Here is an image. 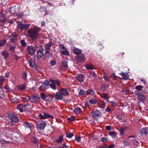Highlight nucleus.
I'll return each mask as SVG.
<instances>
[{
	"label": "nucleus",
	"mask_w": 148,
	"mask_h": 148,
	"mask_svg": "<svg viewBox=\"0 0 148 148\" xmlns=\"http://www.w3.org/2000/svg\"><path fill=\"white\" fill-rule=\"evenodd\" d=\"M21 45L23 47H25L26 46V43L24 40H21Z\"/></svg>",
	"instance_id": "obj_52"
},
{
	"label": "nucleus",
	"mask_w": 148,
	"mask_h": 148,
	"mask_svg": "<svg viewBox=\"0 0 148 148\" xmlns=\"http://www.w3.org/2000/svg\"><path fill=\"white\" fill-rule=\"evenodd\" d=\"M101 141L103 142H106L108 140L105 137H103L101 138Z\"/></svg>",
	"instance_id": "obj_50"
},
{
	"label": "nucleus",
	"mask_w": 148,
	"mask_h": 148,
	"mask_svg": "<svg viewBox=\"0 0 148 148\" xmlns=\"http://www.w3.org/2000/svg\"><path fill=\"white\" fill-rule=\"evenodd\" d=\"M46 126L45 122L43 121H41L36 123V126L37 128L40 130L43 129Z\"/></svg>",
	"instance_id": "obj_10"
},
{
	"label": "nucleus",
	"mask_w": 148,
	"mask_h": 148,
	"mask_svg": "<svg viewBox=\"0 0 148 148\" xmlns=\"http://www.w3.org/2000/svg\"><path fill=\"white\" fill-rule=\"evenodd\" d=\"M52 45V42H49L45 46V53H48L49 49H50Z\"/></svg>",
	"instance_id": "obj_22"
},
{
	"label": "nucleus",
	"mask_w": 148,
	"mask_h": 148,
	"mask_svg": "<svg viewBox=\"0 0 148 148\" xmlns=\"http://www.w3.org/2000/svg\"><path fill=\"white\" fill-rule=\"evenodd\" d=\"M120 75L125 80H127L129 78L128 75L126 73L122 72Z\"/></svg>",
	"instance_id": "obj_29"
},
{
	"label": "nucleus",
	"mask_w": 148,
	"mask_h": 148,
	"mask_svg": "<svg viewBox=\"0 0 148 148\" xmlns=\"http://www.w3.org/2000/svg\"><path fill=\"white\" fill-rule=\"evenodd\" d=\"M15 48V46L13 45H10V49L12 51H13L14 50Z\"/></svg>",
	"instance_id": "obj_54"
},
{
	"label": "nucleus",
	"mask_w": 148,
	"mask_h": 148,
	"mask_svg": "<svg viewBox=\"0 0 148 148\" xmlns=\"http://www.w3.org/2000/svg\"><path fill=\"white\" fill-rule=\"evenodd\" d=\"M32 142L35 144H37L38 145V142L36 140L35 138H32Z\"/></svg>",
	"instance_id": "obj_57"
},
{
	"label": "nucleus",
	"mask_w": 148,
	"mask_h": 148,
	"mask_svg": "<svg viewBox=\"0 0 148 148\" xmlns=\"http://www.w3.org/2000/svg\"><path fill=\"white\" fill-rule=\"evenodd\" d=\"M30 25L28 24L24 25L21 23H19L18 24L17 27L18 28L21 29H27L29 26Z\"/></svg>",
	"instance_id": "obj_15"
},
{
	"label": "nucleus",
	"mask_w": 148,
	"mask_h": 148,
	"mask_svg": "<svg viewBox=\"0 0 148 148\" xmlns=\"http://www.w3.org/2000/svg\"><path fill=\"white\" fill-rule=\"evenodd\" d=\"M91 115L95 119H97V118L100 116L101 114L99 111L97 109H93L91 112Z\"/></svg>",
	"instance_id": "obj_8"
},
{
	"label": "nucleus",
	"mask_w": 148,
	"mask_h": 148,
	"mask_svg": "<svg viewBox=\"0 0 148 148\" xmlns=\"http://www.w3.org/2000/svg\"><path fill=\"white\" fill-rule=\"evenodd\" d=\"M16 37L17 35L16 33L12 34L9 37L10 41L12 43L15 42L17 41Z\"/></svg>",
	"instance_id": "obj_13"
},
{
	"label": "nucleus",
	"mask_w": 148,
	"mask_h": 148,
	"mask_svg": "<svg viewBox=\"0 0 148 148\" xmlns=\"http://www.w3.org/2000/svg\"><path fill=\"white\" fill-rule=\"evenodd\" d=\"M54 97L57 100H62L63 98V96L59 91L55 93L54 95Z\"/></svg>",
	"instance_id": "obj_17"
},
{
	"label": "nucleus",
	"mask_w": 148,
	"mask_h": 148,
	"mask_svg": "<svg viewBox=\"0 0 148 148\" xmlns=\"http://www.w3.org/2000/svg\"><path fill=\"white\" fill-rule=\"evenodd\" d=\"M69 147V146H66L65 143H63L62 145V146H61L58 148H68Z\"/></svg>",
	"instance_id": "obj_49"
},
{
	"label": "nucleus",
	"mask_w": 148,
	"mask_h": 148,
	"mask_svg": "<svg viewBox=\"0 0 148 148\" xmlns=\"http://www.w3.org/2000/svg\"><path fill=\"white\" fill-rule=\"evenodd\" d=\"M73 51L74 53L78 56L82 54V50L76 48H74L73 49Z\"/></svg>",
	"instance_id": "obj_27"
},
{
	"label": "nucleus",
	"mask_w": 148,
	"mask_h": 148,
	"mask_svg": "<svg viewBox=\"0 0 148 148\" xmlns=\"http://www.w3.org/2000/svg\"><path fill=\"white\" fill-rule=\"evenodd\" d=\"M110 103L113 106L116 107L117 105V104L114 102L110 101Z\"/></svg>",
	"instance_id": "obj_47"
},
{
	"label": "nucleus",
	"mask_w": 148,
	"mask_h": 148,
	"mask_svg": "<svg viewBox=\"0 0 148 148\" xmlns=\"http://www.w3.org/2000/svg\"><path fill=\"white\" fill-rule=\"evenodd\" d=\"M39 116L40 117V119H43L47 118L53 119L54 118V117L53 116L46 112H43L41 114H40Z\"/></svg>",
	"instance_id": "obj_7"
},
{
	"label": "nucleus",
	"mask_w": 148,
	"mask_h": 148,
	"mask_svg": "<svg viewBox=\"0 0 148 148\" xmlns=\"http://www.w3.org/2000/svg\"><path fill=\"white\" fill-rule=\"evenodd\" d=\"M26 86H27L25 84H23L18 86L17 88L18 90L21 91H23L26 88Z\"/></svg>",
	"instance_id": "obj_28"
},
{
	"label": "nucleus",
	"mask_w": 148,
	"mask_h": 148,
	"mask_svg": "<svg viewBox=\"0 0 148 148\" xmlns=\"http://www.w3.org/2000/svg\"><path fill=\"white\" fill-rule=\"evenodd\" d=\"M23 125L26 128L31 129L33 127V124L32 123L29 122L25 121L23 122Z\"/></svg>",
	"instance_id": "obj_18"
},
{
	"label": "nucleus",
	"mask_w": 148,
	"mask_h": 148,
	"mask_svg": "<svg viewBox=\"0 0 148 148\" xmlns=\"http://www.w3.org/2000/svg\"><path fill=\"white\" fill-rule=\"evenodd\" d=\"M27 76V73H24L23 74V78L24 79H26V78Z\"/></svg>",
	"instance_id": "obj_62"
},
{
	"label": "nucleus",
	"mask_w": 148,
	"mask_h": 148,
	"mask_svg": "<svg viewBox=\"0 0 148 148\" xmlns=\"http://www.w3.org/2000/svg\"><path fill=\"white\" fill-rule=\"evenodd\" d=\"M56 64V62L55 61H52L50 62V64L51 66H54Z\"/></svg>",
	"instance_id": "obj_60"
},
{
	"label": "nucleus",
	"mask_w": 148,
	"mask_h": 148,
	"mask_svg": "<svg viewBox=\"0 0 148 148\" xmlns=\"http://www.w3.org/2000/svg\"><path fill=\"white\" fill-rule=\"evenodd\" d=\"M47 95H45V93L44 92L40 94V97L43 100H45L47 98Z\"/></svg>",
	"instance_id": "obj_40"
},
{
	"label": "nucleus",
	"mask_w": 148,
	"mask_h": 148,
	"mask_svg": "<svg viewBox=\"0 0 148 148\" xmlns=\"http://www.w3.org/2000/svg\"><path fill=\"white\" fill-rule=\"evenodd\" d=\"M40 11L41 12H43L45 11V8L44 7H41L39 9Z\"/></svg>",
	"instance_id": "obj_51"
},
{
	"label": "nucleus",
	"mask_w": 148,
	"mask_h": 148,
	"mask_svg": "<svg viewBox=\"0 0 148 148\" xmlns=\"http://www.w3.org/2000/svg\"><path fill=\"white\" fill-rule=\"evenodd\" d=\"M96 76V75L95 72L92 71L91 72L90 74L89 75V77L90 78H92L95 77Z\"/></svg>",
	"instance_id": "obj_38"
},
{
	"label": "nucleus",
	"mask_w": 148,
	"mask_h": 148,
	"mask_svg": "<svg viewBox=\"0 0 148 148\" xmlns=\"http://www.w3.org/2000/svg\"><path fill=\"white\" fill-rule=\"evenodd\" d=\"M68 65L67 64V62L65 61H64L61 65L60 68L62 69H66L68 67Z\"/></svg>",
	"instance_id": "obj_26"
},
{
	"label": "nucleus",
	"mask_w": 148,
	"mask_h": 148,
	"mask_svg": "<svg viewBox=\"0 0 148 148\" xmlns=\"http://www.w3.org/2000/svg\"><path fill=\"white\" fill-rule=\"evenodd\" d=\"M18 99H16V98L12 99L11 100V102L14 103H16L18 102Z\"/></svg>",
	"instance_id": "obj_53"
},
{
	"label": "nucleus",
	"mask_w": 148,
	"mask_h": 148,
	"mask_svg": "<svg viewBox=\"0 0 148 148\" xmlns=\"http://www.w3.org/2000/svg\"><path fill=\"white\" fill-rule=\"evenodd\" d=\"M89 102L90 103L92 104H96L97 102V101L96 99L93 98L90 99L89 100Z\"/></svg>",
	"instance_id": "obj_32"
},
{
	"label": "nucleus",
	"mask_w": 148,
	"mask_h": 148,
	"mask_svg": "<svg viewBox=\"0 0 148 148\" xmlns=\"http://www.w3.org/2000/svg\"><path fill=\"white\" fill-rule=\"evenodd\" d=\"M97 47L98 49L100 50L102 49L103 48V46L100 44H98V45Z\"/></svg>",
	"instance_id": "obj_55"
},
{
	"label": "nucleus",
	"mask_w": 148,
	"mask_h": 148,
	"mask_svg": "<svg viewBox=\"0 0 148 148\" xmlns=\"http://www.w3.org/2000/svg\"><path fill=\"white\" fill-rule=\"evenodd\" d=\"M30 106L28 104H21L17 106V108L21 112H25L28 109H30Z\"/></svg>",
	"instance_id": "obj_5"
},
{
	"label": "nucleus",
	"mask_w": 148,
	"mask_h": 148,
	"mask_svg": "<svg viewBox=\"0 0 148 148\" xmlns=\"http://www.w3.org/2000/svg\"><path fill=\"white\" fill-rule=\"evenodd\" d=\"M28 61L29 65L32 68H35L36 67V59L34 58H32L28 60Z\"/></svg>",
	"instance_id": "obj_14"
},
{
	"label": "nucleus",
	"mask_w": 148,
	"mask_h": 148,
	"mask_svg": "<svg viewBox=\"0 0 148 148\" xmlns=\"http://www.w3.org/2000/svg\"><path fill=\"white\" fill-rule=\"evenodd\" d=\"M73 136V134L71 132H70L69 133H66V137L69 138H71Z\"/></svg>",
	"instance_id": "obj_44"
},
{
	"label": "nucleus",
	"mask_w": 148,
	"mask_h": 148,
	"mask_svg": "<svg viewBox=\"0 0 148 148\" xmlns=\"http://www.w3.org/2000/svg\"><path fill=\"white\" fill-rule=\"evenodd\" d=\"M7 18L5 17L4 15H1L0 17V24L3 25L5 22Z\"/></svg>",
	"instance_id": "obj_25"
},
{
	"label": "nucleus",
	"mask_w": 148,
	"mask_h": 148,
	"mask_svg": "<svg viewBox=\"0 0 148 148\" xmlns=\"http://www.w3.org/2000/svg\"><path fill=\"white\" fill-rule=\"evenodd\" d=\"M1 133H0V136L1 137L5 136L7 137H10L12 134V130H9L7 128H5L4 130H1Z\"/></svg>",
	"instance_id": "obj_3"
},
{
	"label": "nucleus",
	"mask_w": 148,
	"mask_h": 148,
	"mask_svg": "<svg viewBox=\"0 0 148 148\" xmlns=\"http://www.w3.org/2000/svg\"><path fill=\"white\" fill-rule=\"evenodd\" d=\"M106 111L107 112H109L111 111L109 107H108L107 108L105 109Z\"/></svg>",
	"instance_id": "obj_59"
},
{
	"label": "nucleus",
	"mask_w": 148,
	"mask_h": 148,
	"mask_svg": "<svg viewBox=\"0 0 148 148\" xmlns=\"http://www.w3.org/2000/svg\"><path fill=\"white\" fill-rule=\"evenodd\" d=\"M44 56V50L43 49L40 48L37 51V57L38 59L41 58Z\"/></svg>",
	"instance_id": "obj_16"
},
{
	"label": "nucleus",
	"mask_w": 148,
	"mask_h": 148,
	"mask_svg": "<svg viewBox=\"0 0 148 148\" xmlns=\"http://www.w3.org/2000/svg\"><path fill=\"white\" fill-rule=\"evenodd\" d=\"M60 47L61 49V52L62 54L66 56L69 55V53L66 49L65 48V47L63 45H60Z\"/></svg>",
	"instance_id": "obj_9"
},
{
	"label": "nucleus",
	"mask_w": 148,
	"mask_h": 148,
	"mask_svg": "<svg viewBox=\"0 0 148 148\" xmlns=\"http://www.w3.org/2000/svg\"><path fill=\"white\" fill-rule=\"evenodd\" d=\"M20 9L18 6H16L14 8H13L11 10V12L12 14L16 15L19 18H21L24 16V14L23 13L17 14L19 11Z\"/></svg>",
	"instance_id": "obj_4"
},
{
	"label": "nucleus",
	"mask_w": 148,
	"mask_h": 148,
	"mask_svg": "<svg viewBox=\"0 0 148 148\" xmlns=\"http://www.w3.org/2000/svg\"><path fill=\"white\" fill-rule=\"evenodd\" d=\"M86 68L87 69H93L94 67L93 66L92 64H88L86 65Z\"/></svg>",
	"instance_id": "obj_37"
},
{
	"label": "nucleus",
	"mask_w": 148,
	"mask_h": 148,
	"mask_svg": "<svg viewBox=\"0 0 148 148\" xmlns=\"http://www.w3.org/2000/svg\"><path fill=\"white\" fill-rule=\"evenodd\" d=\"M143 88V86H142L141 85H139L136 86L135 87V88L136 89L138 90H141Z\"/></svg>",
	"instance_id": "obj_43"
},
{
	"label": "nucleus",
	"mask_w": 148,
	"mask_h": 148,
	"mask_svg": "<svg viewBox=\"0 0 148 148\" xmlns=\"http://www.w3.org/2000/svg\"><path fill=\"white\" fill-rule=\"evenodd\" d=\"M137 98L138 100L142 102L145 101L146 98V97L145 95H143L141 93L138 95Z\"/></svg>",
	"instance_id": "obj_24"
},
{
	"label": "nucleus",
	"mask_w": 148,
	"mask_h": 148,
	"mask_svg": "<svg viewBox=\"0 0 148 148\" xmlns=\"http://www.w3.org/2000/svg\"><path fill=\"white\" fill-rule=\"evenodd\" d=\"M86 94H87L90 95H93L95 94V92L92 89H90L88 90L87 91Z\"/></svg>",
	"instance_id": "obj_33"
},
{
	"label": "nucleus",
	"mask_w": 148,
	"mask_h": 148,
	"mask_svg": "<svg viewBox=\"0 0 148 148\" xmlns=\"http://www.w3.org/2000/svg\"><path fill=\"white\" fill-rule=\"evenodd\" d=\"M54 97V95L51 94H48L47 95V98L46 101L51 100Z\"/></svg>",
	"instance_id": "obj_31"
},
{
	"label": "nucleus",
	"mask_w": 148,
	"mask_h": 148,
	"mask_svg": "<svg viewBox=\"0 0 148 148\" xmlns=\"http://www.w3.org/2000/svg\"><path fill=\"white\" fill-rule=\"evenodd\" d=\"M2 55L4 57L5 60L8 58L9 56V53L7 51H3L1 53Z\"/></svg>",
	"instance_id": "obj_30"
},
{
	"label": "nucleus",
	"mask_w": 148,
	"mask_h": 148,
	"mask_svg": "<svg viewBox=\"0 0 148 148\" xmlns=\"http://www.w3.org/2000/svg\"><path fill=\"white\" fill-rule=\"evenodd\" d=\"M75 119V117L74 116H72L71 117H69L68 118V120L69 121H72L74 120Z\"/></svg>",
	"instance_id": "obj_48"
},
{
	"label": "nucleus",
	"mask_w": 148,
	"mask_h": 148,
	"mask_svg": "<svg viewBox=\"0 0 148 148\" xmlns=\"http://www.w3.org/2000/svg\"><path fill=\"white\" fill-rule=\"evenodd\" d=\"M9 118L11 122L14 123H17L19 121L18 117L13 114L9 115Z\"/></svg>",
	"instance_id": "obj_11"
},
{
	"label": "nucleus",
	"mask_w": 148,
	"mask_h": 148,
	"mask_svg": "<svg viewBox=\"0 0 148 148\" xmlns=\"http://www.w3.org/2000/svg\"><path fill=\"white\" fill-rule=\"evenodd\" d=\"M140 132L142 136L148 135V127L142 128Z\"/></svg>",
	"instance_id": "obj_19"
},
{
	"label": "nucleus",
	"mask_w": 148,
	"mask_h": 148,
	"mask_svg": "<svg viewBox=\"0 0 148 148\" xmlns=\"http://www.w3.org/2000/svg\"><path fill=\"white\" fill-rule=\"evenodd\" d=\"M28 53L29 54L33 55L35 51V48L32 45H29L27 47Z\"/></svg>",
	"instance_id": "obj_12"
},
{
	"label": "nucleus",
	"mask_w": 148,
	"mask_h": 148,
	"mask_svg": "<svg viewBox=\"0 0 148 148\" xmlns=\"http://www.w3.org/2000/svg\"><path fill=\"white\" fill-rule=\"evenodd\" d=\"M84 76L82 74H79L76 76V79L80 82H82L84 80Z\"/></svg>",
	"instance_id": "obj_23"
},
{
	"label": "nucleus",
	"mask_w": 148,
	"mask_h": 148,
	"mask_svg": "<svg viewBox=\"0 0 148 148\" xmlns=\"http://www.w3.org/2000/svg\"><path fill=\"white\" fill-rule=\"evenodd\" d=\"M60 85V82L59 80L50 79L49 81H45L39 88L40 90L44 91L48 89L49 86L52 89L56 90L59 87Z\"/></svg>",
	"instance_id": "obj_1"
},
{
	"label": "nucleus",
	"mask_w": 148,
	"mask_h": 148,
	"mask_svg": "<svg viewBox=\"0 0 148 148\" xmlns=\"http://www.w3.org/2000/svg\"><path fill=\"white\" fill-rule=\"evenodd\" d=\"M74 111L75 113L79 114L80 113L82 112L81 109L79 108H75Z\"/></svg>",
	"instance_id": "obj_36"
},
{
	"label": "nucleus",
	"mask_w": 148,
	"mask_h": 148,
	"mask_svg": "<svg viewBox=\"0 0 148 148\" xmlns=\"http://www.w3.org/2000/svg\"><path fill=\"white\" fill-rule=\"evenodd\" d=\"M126 127H121L119 130V131L120 132V134L121 135L123 134L125 130L126 129Z\"/></svg>",
	"instance_id": "obj_35"
},
{
	"label": "nucleus",
	"mask_w": 148,
	"mask_h": 148,
	"mask_svg": "<svg viewBox=\"0 0 148 148\" xmlns=\"http://www.w3.org/2000/svg\"><path fill=\"white\" fill-rule=\"evenodd\" d=\"M6 41L5 40H1L0 42V46L3 45L6 43Z\"/></svg>",
	"instance_id": "obj_46"
},
{
	"label": "nucleus",
	"mask_w": 148,
	"mask_h": 148,
	"mask_svg": "<svg viewBox=\"0 0 148 148\" xmlns=\"http://www.w3.org/2000/svg\"><path fill=\"white\" fill-rule=\"evenodd\" d=\"M13 122H9L8 123V125L10 126V127H12L14 125V124L13 123Z\"/></svg>",
	"instance_id": "obj_64"
},
{
	"label": "nucleus",
	"mask_w": 148,
	"mask_h": 148,
	"mask_svg": "<svg viewBox=\"0 0 148 148\" xmlns=\"http://www.w3.org/2000/svg\"><path fill=\"white\" fill-rule=\"evenodd\" d=\"M5 88L6 90L8 91H11L12 90V89L10 88L7 85H6V86L5 87Z\"/></svg>",
	"instance_id": "obj_56"
},
{
	"label": "nucleus",
	"mask_w": 148,
	"mask_h": 148,
	"mask_svg": "<svg viewBox=\"0 0 148 148\" xmlns=\"http://www.w3.org/2000/svg\"><path fill=\"white\" fill-rule=\"evenodd\" d=\"M102 97L105 99H107L109 98L108 95L106 93H103L102 96Z\"/></svg>",
	"instance_id": "obj_42"
},
{
	"label": "nucleus",
	"mask_w": 148,
	"mask_h": 148,
	"mask_svg": "<svg viewBox=\"0 0 148 148\" xmlns=\"http://www.w3.org/2000/svg\"><path fill=\"white\" fill-rule=\"evenodd\" d=\"M76 58L78 61L82 62L85 60L84 56L82 54H80L78 56H77Z\"/></svg>",
	"instance_id": "obj_20"
},
{
	"label": "nucleus",
	"mask_w": 148,
	"mask_h": 148,
	"mask_svg": "<svg viewBox=\"0 0 148 148\" xmlns=\"http://www.w3.org/2000/svg\"><path fill=\"white\" fill-rule=\"evenodd\" d=\"M98 106L101 108H103L105 106V103L104 102H101L97 104Z\"/></svg>",
	"instance_id": "obj_34"
},
{
	"label": "nucleus",
	"mask_w": 148,
	"mask_h": 148,
	"mask_svg": "<svg viewBox=\"0 0 148 148\" xmlns=\"http://www.w3.org/2000/svg\"><path fill=\"white\" fill-rule=\"evenodd\" d=\"M109 135L112 136L113 138H114L116 136V133L115 132L111 131L109 132Z\"/></svg>",
	"instance_id": "obj_39"
},
{
	"label": "nucleus",
	"mask_w": 148,
	"mask_h": 148,
	"mask_svg": "<svg viewBox=\"0 0 148 148\" xmlns=\"http://www.w3.org/2000/svg\"><path fill=\"white\" fill-rule=\"evenodd\" d=\"M28 100L30 102L37 104L40 101V97L35 95L29 96L28 97Z\"/></svg>",
	"instance_id": "obj_6"
},
{
	"label": "nucleus",
	"mask_w": 148,
	"mask_h": 148,
	"mask_svg": "<svg viewBox=\"0 0 148 148\" xmlns=\"http://www.w3.org/2000/svg\"><path fill=\"white\" fill-rule=\"evenodd\" d=\"M133 143L136 145H138L139 144L138 141L136 140H134L132 141Z\"/></svg>",
	"instance_id": "obj_58"
},
{
	"label": "nucleus",
	"mask_w": 148,
	"mask_h": 148,
	"mask_svg": "<svg viewBox=\"0 0 148 148\" xmlns=\"http://www.w3.org/2000/svg\"><path fill=\"white\" fill-rule=\"evenodd\" d=\"M79 96H83L85 95V91L83 90H81L79 91Z\"/></svg>",
	"instance_id": "obj_41"
},
{
	"label": "nucleus",
	"mask_w": 148,
	"mask_h": 148,
	"mask_svg": "<svg viewBox=\"0 0 148 148\" xmlns=\"http://www.w3.org/2000/svg\"><path fill=\"white\" fill-rule=\"evenodd\" d=\"M59 91L63 96L68 95L69 94L66 88H62Z\"/></svg>",
	"instance_id": "obj_21"
},
{
	"label": "nucleus",
	"mask_w": 148,
	"mask_h": 148,
	"mask_svg": "<svg viewBox=\"0 0 148 148\" xmlns=\"http://www.w3.org/2000/svg\"><path fill=\"white\" fill-rule=\"evenodd\" d=\"M40 30V28L35 27L32 29H29L27 31L29 37L32 40L37 39L39 36L38 32Z\"/></svg>",
	"instance_id": "obj_2"
},
{
	"label": "nucleus",
	"mask_w": 148,
	"mask_h": 148,
	"mask_svg": "<svg viewBox=\"0 0 148 148\" xmlns=\"http://www.w3.org/2000/svg\"><path fill=\"white\" fill-rule=\"evenodd\" d=\"M62 135L60 136L59 138L56 140V141L58 143H61L62 141Z\"/></svg>",
	"instance_id": "obj_45"
},
{
	"label": "nucleus",
	"mask_w": 148,
	"mask_h": 148,
	"mask_svg": "<svg viewBox=\"0 0 148 148\" xmlns=\"http://www.w3.org/2000/svg\"><path fill=\"white\" fill-rule=\"evenodd\" d=\"M81 138V136H79L78 137L76 138H75V140H76L78 142H80L81 141L80 139Z\"/></svg>",
	"instance_id": "obj_61"
},
{
	"label": "nucleus",
	"mask_w": 148,
	"mask_h": 148,
	"mask_svg": "<svg viewBox=\"0 0 148 148\" xmlns=\"http://www.w3.org/2000/svg\"><path fill=\"white\" fill-rule=\"evenodd\" d=\"M106 129L107 131H110L111 130V127L110 126H107L106 127Z\"/></svg>",
	"instance_id": "obj_63"
}]
</instances>
